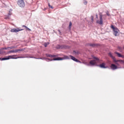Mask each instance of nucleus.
<instances>
[{
	"instance_id": "f257e3e1",
	"label": "nucleus",
	"mask_w": 124,
	"mask_h": 124,
	"mask_svg": "<svg viewBox=\"0 0 124 124\" xmlns=\"http://www.w3.org/2000/svg\"><path fill=\"white\" fill-rule=\"evenodd\" d=\"M72 60L74 62H79V63H82L80 61L78 60L74 56H72V55L68 56H64L63 58L61 57H56L53 59L54 61H62L63 60Z\"/></svg>"
},
{
	"instance_id": "f03ea898",
	"label": "nucleus",
	"mask_w": 124,
	"mask_h": 124,
	"mask_svg": "<svg viewBox=\"0 0 124 124\" xmlns=\"http://www.w3.org/2000/svg\"><path fill=\"white\" fill-rule=\"evenodd\" d=\"M93 60H91L89 62H84L83 63L85 64V65H88V66H90V65H91V66H93V65H96L97 64L98 62H99V59L93 57Z\"/></svg>"
},
{
	"instance_id": "7ed1b4c3",
	"label": "nucleus",
	"mask_w": 124,
	"mask_h": 124,
	"mask_svg": "<svg viewBox=\"0 0 124 124\" xmlns=\"http://www.w3.org/2000/svg\"><path fill=\"white\" fill-rule=\"evenodd\" d=\"M23 57H17V58H14L12 57V56H5V57H3L2 58H0V61H7V60H10V59H21Z\"/></svg>"
},
{
	"instance_id": "20e7f679",
	"label": "nucleus",
	"mask_w": 124,
	"mask_h": 124,
	"mask_svg": "<svg viewBox=\"0 0 124 124\" xmlns=\"http://www.w3.org/2000/svg\"><path fill=\"white\" fill-rule=\"evenodd\" d=\"M111 28L113 29V34L115 36H118L119 35V31H120L119 29L117 27H114V25H111Z\"/></svg>"
},
{
	"instance_id": "39448f33",
	"label": "nucleus",
	"mask_w": 124,
	"mask_h": 124,
	"mask_svg": "<svg viewBox=\"0 0 124 124\" xmlns=\"http://www.w3.org/2000/svg\"><path fill=\"white\" fill-rule=\"evenodd\" d=\"M108 55L109 57H110V58H111V59L113 60V61L114 62V63H115V64H116L117 65H119V63H118L119 62V61H118V60H117L116 58H115V57H113V55L111 52H109Z\"/></svg>"
},
{
	"instance_id": "423d86ee",
	"label": "nucleus",
	"mask_w": 124,
	"mask_h": 124,
	"mask_svg": "<svg viewBox=\"0 0 124 124\" xmlns=\"http://www.w3.org/2000/svg\"><path fill=\"white\" fill-rule=\"evenodd\" d=\"M34 59H37L38 60H45L46 62H52V61H59V60H54V59H56V58H54L53 59H51L49 58H34Z\"/></svg>"
},
{
	"instance_id": "0eeeda50",
	"label": "nucleus",
	"mask_w": 124,
	"mask_h": 124,
	"mask_svg": "<svg viewBox=\"0 0 124 124\" xmlns=\"http://www.w3.org/2000/svg\"><path fill=\"white\" fill-rule=\"evenodd\" d=\"M17 4L20 7H24L25 5L24 0H18Z\"/></svg>"
},
{
	"instance_id": "6e6552de",
	"label": "nucleus",
	"mask_w": 124,
	"mask_h": 124,
	"mask_svg": "<svg viewBox=\"0 0 124 124\" xmlns=\"http://www.w3.org/2000/svg\"><path fill=\"white\" fill-rule=\"evenodd\" d=\"M56 48V49H66L67 46L65 45H58Z\"/></svg>"
},
{
	"instance_id": "1a4fd4ad",
	"label": "nucleus",
	"mask_w": 124,
	"mask_h": 124,
	"mask_svg": "<svg viewBox=\"0 0 124 124\" xmlns=\"http://www.w3.org/2000/svg\"><path fill=\"white\" fill-rule=\"evenodd\" d=\"M97 63V64L94 65H96V66H99V67H100L101 68H108V66H105V63H104V62L102 63L100 65H98Z\"/></svg>"
},
{
	"instance_id": "9d476101",
	"label": "nucleus",
	"mask_w": 124,
	"mask_h": 124,
	"mask_svg": "<svg viewBox=\"0 0 124 124\" xmlns=\"http://www.w3.org/2000/svg\"><path fill=\"white\" fill-rule=\"evenodd\" d=\"M23 31V29H20L19 28L17 29H13L11 30V32H18L19 31Z\"/></svg>"
},
{
	"instance_id": "9b49d317",
	"label": "nucleus",
	"mask_w": 124,
	"mask_h": 124,
	"mask_svg": "<svg viewBox=\"0 0 124 124\" xmlns=\"http://www.w3.org/2000/svg\"><path fill=\"white\" fill-rule=\"evenodd\" d=\"M85 46L87 47L90 46L91 47H93V48L95 47V46H97V44H92V43H87L86 44Z\"/></svg>"
},
{
	"instance_id": "f8f14e48",
	"label": "nucleus",
	"mask_w": 124,
	"mask_h": 124,
	"mask_svg": "<svg viewBox=\"0 0 124 124\" xmlns=\"http://www.w3.org/2000/svg\"><path fill=\"white\" fill-rule=\"evenodd\" d=\"M110 67L112 70H115V69H118V66L116 65L115 64H111Z\"/></svg>"
},
{
	"instance_id": "ddd939ff",
	"label": "nucleus",
	"mask_w": 124,
	"mask_h": 124,
	"mask_svg": "<svg viewBox=\"0 0 124 124\" xmlns=\"http://www.w3.org/2000/svg\"><path fill=\"white\" fill-rule=\"evenodd\" d=\"M97 23L100 25H102L103 24V21L102 20V15H100V21H97Z\"/></svg>"
},
{
	"instance_id": "4468645a",
	"label": "nucleus",
	"mask_w": 124,
	"mask_h": 124,
	"mask_svg": "<svg viewBox=\"0 0 124 124\" xmlns=\"http://www.w3.org/2000/svg\"><path fill=\"white\" fill-rule=\"evenodd\" d=\"M114 53L118 56V58H122L123 59H124V56L121 54L120 53L115 51Z\"/></svg>"
},
{
	"instance_id": "2eb2a0df",
	"label": "nucleus",
	"mask_w": 124,
	"mask_h": 124,
	"mask_svg": "<svg viewBox=\"0 0 124 124\" xmlns=\"http://www.w3.org/2000/svg\"><path fill=\"white\" fill-rule=\"evenodd\" d=\"M46 57L47 58H52V54H46Z\"/></svg>"
},
{
	"instance_id": "dca6fc26",
	"label": "nucleus",
	"mask_w": 124,
	"mask_h": 124,
	"mask_svg": "<svg viewBox=\"0 0 124 124\" xmlns=\"http://www.w3.org/2000/svg\"><path fill=\"white\" fill-rule=\"evenodd\" d=\"M73 54H74L75 55H77L79 54V52H78V51L74 50Z\"/></svg>"
},
{
	"instance_id": "f3484780",
	"label": "nucleus",
	"mask_w": 124,
	"mask_h": 124,
	"mask_svg": "<svg viewBox=\"0 0 124 124\" xmlns=\"http://www.w3.org/2000/svg\"><path fill=\"white\" fill-rule=\"evenodd\" d=\"M9 49V47H2L1 48V50H8Z\"/></svg>"
},
{
	"instance_id": "a211bd4d",
	"label": "nucleus",
	"mask_w": 124,
	"mask_h": 124,
	"mask_svg": "<svg viewBox=\"0 0 124 124\" xmlns=\"http://www.w3.org/2000/svg\"><path fill=\"white\" fill-rule=\"evenodd\" d=\"M117 62H119L120 63H124V60H118Z\"/></svg>"
},
{
	"instance_id": "6ab92c4d",
	"label": "nucleus",
	"mask_w": 124,
	"mask_h": 124,
	"mask_svg": "<svg viewBox=\"0 0 124 124\" xmlns=\"http://www.w3.org/2000/svg\"><path fill=\"white\" fill-rule=\"evenodd\" d=\"M71 26H72V23L71 22V21H70L69 22V29H71Z\"/></svg>"
},
{
	"instance_id": "aec40b11",
	"label": "nucleus",
	"mask_w": 124,
	"mask_h": 124,
	"mask_svg": "<svg viewBox=\"0 0 124 124\" xmlns=\"http://www.w3.org/2000/svg\"><path fill=\"white\" fill-rule=\"evenodd\" d=\"M9 49H15L16 47L14 46H8Z\"/></svg>"
},
{
	"instance_id": "412c9836",
	"label": "nucleus",
	"mask_w": 124,
	"mask_h": 124,
	"mask_svg": "<svg viewBox=\"0 0 124 124\" xmlns=\"http://www.w3.org/2000/svg\"><path fill=\"white\" fill-rule=\"evenodd\" d=\"M23 27H25V28L26 29H27V30H28V31H31V29L30 28H28L27 26L23 25Z\"/></svg>"
},
{
	"instance_id": "4be33fe9",
	"label": "nucleus",
	"mask_w": 124,
	"mask_h": 124,
	"mask_svg": "<svg viewBox=\"0 0 124 124\" xmlns=\"http://www.w3.org/2000/svg\"><path fill=\"white\" fill-rule=\"evenodd\" d=\"M9 53H14V50H10L9 52H8Z\"/></svg>"
},
{
	"instance_id": "5701e85b",
	"label": "nucleus",
	"mask_w": 124,
	"mask_h": 124,
	"mask_svg": "<svg viewBox=\"0 0 124 124\" xmlns=\"http://www.w3.org/2000/svg\"><path fill=\"white\" fill-rule=\"evenodd\" d=\"M23 50H24L23 49H17V52L22 51H23Z\"/></svg>"
},
{
	"instance_id": "b1692460",
	"label": "nucleus",
	"mask_w": 124,
	"mask_h": 124,
	"mask_svg": "<svg viewBox=\"0 0 124 124\" xmlns=\"http://www.w3.org/2000/svg\"><path fill=\"white\" fill-rule=\"evenodd\" d=\"M12 13H11V12H10V11H9V13H8V15L9 16H10L11 15H12Z\"/></svg>"
},
{
	"instance_id": "393cba45",
	"label": "nucleus",
	"mask_w": 124,
	"mask_h": 124,
	"mask_svg": "<svg viewBox=\"0 0 124 124\" xmlns=\"http://www.w3.org/2000/svg\"><path fill=\"white\" fill-rule=\"evenodd\" d=\"M87 3H88V2L87 1V0H85L84 2V4H87Z\"/></svg>"
},
{
	"instance_id": "a878e982",
	"label": "nucleus",
	"mask_w": 124,
	"mask_h": 124,
	"mask_svg": "<svg viewBox=\"0 0 124 124\" xmlns=\"http://www.w3.org/2000/svg\"><path fill=\"white\" fill-rule=\"evenodd\" d=\"M56 57H57V55H52V58H55Z\"/></svg>"
},
{
	"instance_id": "bb28decb",
	"label": "nucleus",
	"mask_w": 124,
	"mask_h": 124,
	"mask_svg": "<svg viewBox=\"0 0 124 124\" xmlns=\"http://www.w3.org/2000/svg\"><path fill=\"white\" fill-rule=\"evenodd\" d=\"M107 15H108V16H110V14H109V12H107Z\"/></svg>"
},
{
	"instance_id": "cd10ccee",
	"label": "nucleus",
	"mask_w": 124,
	"mask_h": 124,
	"mask_svg": "<svg viewBox=\"0 0 124 124\" xmlns=\"http://www.w3.org/2000/svg\"><path fill=\"white\" fill-rule=\"evenodd\" d=\"M58 31H59V34H60V35H62V32H61V31L58 30Z\"/></svg>"
},
{
	"instance_id": "c85d7f7f",
	"label": "nucleus",
	"mask_w": 124,
	"mask_h": 124,
	"mask_svg": "<svg viewBox=\"0 0 124 124\" xmlns=\"http://www.w3.org/2000/svg\"><path fill=\"white\" fill-rule=\"evenodd\" d=\"M44 46H45V47H47V46H48L47 45V44H46V43L44 44Z\"/></svg>"
},
{
	"instance_id": "c756f323",
	"label": "nucleus",
	"mask_w": 124,
	"mask_h": 124,
	"mask_svg": "<svg viewBox=\"0 0 124 124\" xmlns=\"http://www.w3.org/2000/svg\"><path fill=\"white\" fill-rule=\"evenodd\" d=\"M17 52H18V49L14 50V53H17Z\"/></svg>"
},
{
	"instance_id": "7c9ffc66",
	"label": "nucleus",
	"mask_w": 124,
	"mask_h": 124,
	"mask_svg": "<svg viewBox=\"0 0 124 124\" xmlns=\"http://www.w3.org/2000/svg\"><path fill=\"white\" fill-rule=\"evenodd\" d=\"M49 8H51L52 9H53V8H54V7H53V6H50L49 7Z\"/></svg>"
},
{
	"instance_id": "2f4dec72",
	"label": "nucleus",
	"mask_w": 124,
	"mask_h": 124,
	"mask_svg": "<svg viewBox=\"0 0 124 124\" xmlns=\"http://www.w3.org/2000/svg\"><path fill=\"white\" fill-rule=\"evenodd\" d=\"M91 20H92V21H93V16H91Z\"/></svg>"
},
{
	"instance_id": "473e14b6",
	"label": "nucleus",
	"mask_w": 124,
	"mask_h": 124,
	"mask_svg": "<svg viewBox=\"0 0 124 124\" xmlns=\"http://www.w3.org/2000/svg\"><path fill=\"white\" fill-rule=\"evenodd\" d=\"M5 19H9V16H7L5 18Z\"/></svg>"
},
{
	"instance_id": "72a5a7b5",
	"label": "nucleus",
	"mask_w": 124,
	"mask_h": 124,
	"mask_svg": "<svg viewBox=\"0 0 124 124\" xmlns=\"http://www.w3.org/2000/svg\"><path fill=\"white\" fill-rule=\"evenodd\" d=\"M118 49H119V50H122V47L119 46V47H118Z\"/></svg>"
},
{
	"instance_id": "f704fd0d",
	"label": "nucleus",
	"mask_w": 124,
	"mask_h": 124,
	"mask_svg": "<svg viewBox=\"0 0 124 124\" xmlns=\"http://www.w3.org/2000/svg\"><path fill=\"white\" fill-rule=\"evenodd\" d=\"M46 45H47V46L49 45V44H50V43L49 42L46 43Z\"/></svg>"
},
{
	"instance_id": "c9c22d12",
	"label": "nucleus",
	"mask_w": 124,
	"mask_h": 124,
	"mask_svg": "<svg viewBox=\"0 0 124 124\" xmlns=\"http://www.w3.org/2000/svg\"><path fill=\"white\" fill-rule=\"evenodd\" d=\"M0 54H2V52L1 51V49H0Z\"/></svg>"
},
{
	"instance_id": "e433bc0d",
	"label": "nucleus",
	"mask_w": 124,
	"mask_h": 124,
	"mask_svg": "<svg viewBox=\"0 0 124 124\" xmlns=\"http://www.w3.org/2000/svg\"><path fill=\"white\" fill-rule=\"evenodd\" d=\"M48 7L51 6V5H50L49 3H48Z\"/></svg>"
},
{
	"instance_id": "4c0bfd02",
	"label": "nucleus",
	"mask_w": 124,
	"mask_h": 124,
	"mask_svg": "<svg viewBox=\"0 0 124 124\" xmlns=\"http://www.w3.org/2000/svg\"><path fill=\"white\" fill-rule=\"evenodd\" d=\"M96 18H98L97 14L96 15Z\"/></svg>"
},
{
	"instance_id": "58836bf2",
	"label": "nucleus",
	"mask_w": 124,
	"mask_h": 124,
	"mask_svg": "<svg viewBox=\"0 0 124 124\" xmlns=\"http://www.w3.org/2000/svg\"><path fill=\"white\" fill-rule=\"evenodd\" d=\"M10 12H12V9H10Z\"/></svg>"
},
{
	"instance_id": "ea45409f",
	"label": "nucleus",
	"mask_w": 124,
	"mask_h": 124,
	"mask_svg": "<svg viewBox=\"0 0 124 124\" xmlns=\"http://www.w3.org/2000/svg\"><path fill=\"white\" fill-rule=\"evenodd\" d=\"M30 58H33V57H30Z\"/></svg>"
}]
</instances>
